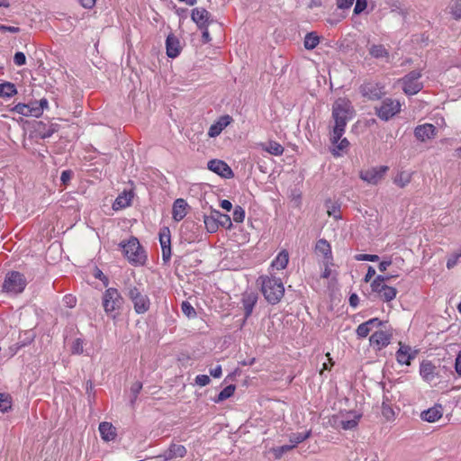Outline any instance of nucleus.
I'll use <instances>...</instances> for the list:
<instances>
[{"mask_svg": "<svg viewBox=\"0 0 461 461\" xmlns=\"http://www.w3.org/2000/svg\"><path fill=\"white\" fill-rule=\"evenodd\" d=\"M354 110L349 100L346 98L337 99L332 105V118L335 125L330 137L332 144L337 143L345 132L348 122L352 118Z\"/></svg>", "mask_w": 461, "mask_h": 461, "instance_id": "obj_1", "label": "nucleus"}, {"mask_svg": "<svg viewBox=\"0 0 461 461\" xmlns=\"http://www.w3.org/2000/svg\"><path fill=\"white\" fill-rule=\"evenodd\" d=\"M258 284L261 285V292L268 303L275 305L283 298L285 287L280 278L260 276Z\"/></svg>", "mask_w": 461, "mask_h": 461, "instance_id": "obj_2", "label": "nucleus"}, {"mask_svg": "<svg viewBox=\"0 0 461 461\" xmlns=\"http://www.w3.org/2000/svg\"><path fill=\"white\" fill-rule=\"evenodd\" d=\"M122 253L128 261L134 266H143L147 261V254L136 237L131 236L127 241L120 243Z\"/></svg>", "mask_w": 461, "mask_h": 461, "instance_id": "obj_3", "label": "nucleus"}, {"mask_svg": "<svg viewBox=\"0 0 461 461\" xmlns=\"http://www.w3.org/2000/svg\"><path fill=\"white\" fill-rule=\"evenodd\" d=\"M124 300L116 288H107L103 294L102 304L105 313L115 319L120 314Z\"/></svg>", "mask_w": 461, "mask_h": 461, "instance_id": "obj_4", "label": "nucleus"}, {"mask_svg": "<svg viewBox=\"0 0 461 461\" xmlns=\"http://www.w3.org/2000/svg\"><path fill=\"white\" fill-rule=\"evenodd\" d=\"M125 294L133 303L136 313L143 314L149 310L151 303L149 296L143 294L136 285H128L125 288Z\"/></svg>", "mask_w": 461, "mask_h": 461, "instance_id": "obj_5", "label": "nucleus"}, {"mask_svg": "<svg viewBox=\"0 0 461 461\" xmlns=\"http://www.w3.org/2000/svg\"><path fill=\"white\" fill-rule=\"evenodd\" d=\"M26 279L23 274L18 271H11L5 276L3 290L14 294L22 293L26 286Z\"/></svg>", "mask_w": 461, "mask_h": 461, "instance_id": "obj_6", "label": "nucleus"}, {"mask_svg": "<svg viewBox=\"0 0 461 461\" xmlns=\"http://www.w3.org/2000/svg\"><path fill=\"white\" fill-rule=\"evenodd\" d=\"M420 77V71L411 70L402 77V90L406 95H413L422 89L423 85L419 81Z\"/></svg>", "mask_w": 461, "mask_h": 461, "instance_id": "obj_7", "label": "nucleus"}, {"mask_svg": "<svg viewBox=\"0 0 461 461\" xmlns=\"http://www.w3.org/2000/svg\"><path fill=\"white\" fill-rule=\"evenodd\" d=\"M401 110V104L397 100L385 98L379 107H375V114L383 121H388Z\"/></svg>", "mask_w": 461, "mask_h": 461, "instance_id": "obj_8", "label": "nucleus"}, {"mask_svg": "<svg viewBox=\"0 0 461 461\" xmlns=\"http://www.w3.org/2000/svg\"><path fill=\"white\" fill-rule=\"evenodd\" d=\"M388 170L389 167L387 166L371 167L366 170H361L359 177L368 184L376 185L384 178Z\"/></svg>", "mask_w": 461, "mask_h": 461, "instance_id": "obj_9", "label": "nucleus"}, {"mask_svg": "<svg viewBox=\"0 0 461 461\" xmlns=\"http://www.w3.org/2000/svg\"><path fill=\"white\" fill-rule=\"evenodd\" d=\"M207 168L218 176L230 179L234 176V173L230 167L223 160L211 159L207 163Z\"/></svg>", "mask_w": 461, "mask_h": 461, "instance_id": "obj_10", "label": "nucleus"}, {"mask_svg": "<svg viewBox=\"0 0 461 461\" xmlns=\"http://www.w3.org/2000/svg\"><path fill=\"white\" fill-rule=\"evenodd\" d=\"M383 86L378 83L366 82L359 87L361 95L369 100H379L384 95Z\"/></svg>", "mask_w": 461, "mask_h": 461, "instance_id": "obj_11", "label": "nucleus"}, {"mask_svg": "<svg viewBox=\"0 0 461 461\" xmlns=\"http://www.w3.org/2000/svg\"><path fill=\"white\" fill-rule=\"evenodd\" d=\"M159 242L162 249V260L167 265L171 258V240L170 230L167 227H163L159 231Z\"/></svg>", "mask_w": 461, "mask_h": 461, "instance_id": "obj_12", "label": "nucleus"}, {"mask_svg": "<svg viewBox=\"0 0 461 461\" xmlns=\"http://www.w3.org/2000/svg\"><path fill=\"white\" fill-rule=\"evenodd\" d=\"M191 19L199 29L208 27L212 23L211 14L205 8H194L191 13Z\"/></svg>", "mask_w": 461, "mask_h": 461, "instance_id": "obj_13", "label": "nucleus"}, {"mask_svg": "<svg viewBox=\"0 0 461 461\" xmlns=\"http://www.w3.org/2000/svg\"><path fill=\"white\" fill-rule=\"evenodd\" d=\"M187 453L185 446L172 443L169 447L163 453L156 456V458L168 461L176 457H184Z\"/></svg>", "mask_w": 461, "mask_h": 461, "instance_id": "obj_14", "label": "nucleus"}, {"mask_svg": "<svg viewBox=\"0 0 461 461\" xmlns=\"http://www.w3.org/2000/svg\"><path fill=\"white\" fill-rule=\"evenodd\" d=\"M392 336V333L385 330L375 331L369 338L370 345L380 350L390 344Z\"/></svg>", "mask_w": 461, "mask_h": 461, "instance_id": "obj_15", "label": "nucleus"}, {"mask_svg": "<svg viewBox=\"0 0 461 461\" xmlns=\"http://www.w3.org/2000/svg\"><path fill=\"white\" fill-rule=\"evenodd\" d=\"M400 348L396 352V359L399 364L410 366L411 362L413 358H415L417 355V350L411 349V348L408 345L399 343Z\"/></svg>", "mask_w": 461, "mask_h": 461, "instance_id": "obj_16", "label": "nucleus"}, {"mask_svg": "<svg viewBox=\"0 0 461 461\" xmlns=\"http://www.w3.org/2000/svg\"><path fill=\"white\" fill-rule=\"evenodd\" d=\"M437 133V128L431 123H425L418 125L414 129V136L420 141H426L435 137Z\"/></svg>", "mask_w": 461, "mask_h": 461, "instance_id": "obj_17", "label": "nucleus"}, {"mask_svg": "<svg viewBox=\"0 0 461 461\" xmlns=\"http://www.w3.org/2000/svg\"><path fill=\"white\" fill-rule=\"evenodd\" d=\"M258 302V295L255 293H245L242 294L241 303L244 310V319L242 325L246 322L247 319L251 315L253 309Z\"/></svg>", "mask_w": 461, "mask_h": 461, "instance_id": "obj_18", "label": "nucleus"}, {"mask_svg": "<svg viewBox=\"0 0 461 461\" xmlns=\"http://www.w3.org/2000/svg\"><path fill=\"white\" fill-rule=\"evenodd\" d=\"M233 119L231 116L226 114L219 117V119L210 126L208 135L211 138H215L221 134V132L232 122Z\"/></svg>", "mask_w": 461, "mask_h": 461, "instance_id": "obj_19", "label": "nucleus"}, {"mask_svg": "<svg viewBox=\"0 0 461 461\" xmlns=\"http://www.w3.org/2000/svg\"><path fill=\"white\" fill-rule=\"evenodd\" d=\"M166 50H167V57H169L171 59H175V58L178 57L181 53L182 46H181L180 41L173 33L168 34L167 37Z\"/></svg>", "mask_w": 461, "mask_h": 461, "instance_id": "obj_20", "label": "nucleus"}, {"mask_svg": "<svg viewBox=\"0 0 461 461\" xmlns=\"http://www.w3.org/2000/svg\"><path fill=\"white\" fill-rule=\"evenodd\" d=\"M188 204L185 200L182 198L176 199L172 207V218L176 221H180L187 214Z\"/></svg>", "mask_w": 461, "mask_h": 461, "instance_id": "obj_21", "label": "nucleus"}, {"mask_svg": "<svg viewBox=\"0 0 461 461\" xmlns=\"http://www.w3.org/2000/svg\"><path fill=\"white\" fill-rule=\"evenodd\" d=\"M442 406L440 404H436L433 407L423 411L420 413V418L427 422H435L442 417Z\"/></svg>", "mask_w": 461, "mask_h": 461, "instance_id": "obj_22", "label": "nucleus"}, {"mask_svg": "<svg viewBox=\"0 0 461 461\" xmlns=\"http://www.w3.org/2000/svg\"><path fill=\"white\" fill-rule=\"evenodd\" d=\"M133 198L132 191H123L120 194L113 203V209L115 211L124 209L131 205Z\"/></svg>", "mask_w": 461, "mask_h": 461, "instance_id": "obj_23", "label": "nucleus"}, {"mask_svg": "<svg viewBox=\"0 0 461 461\" xmlns=\"http://www.w3.org/2000/svg\"><path fill=\"white\" fill-rule=\"evenodd\" d=\"M436 366L429 360H423L420 364V374L427 382L432 381L436 376Z\"/></svg>", "mask_w": 461, "mask_h": 461, "instance_id": "obj_24", "label": "nucleus"}, {"mask_svg": "<svg viewBox=\"0 0 461 461\" xmlns=\"http://www.w3.org/2000/svg\"><path fill=\"white\" fill-rule=\"evenodd\" d=\"M315 251L317 253H321L324 257L325 261H328V263H330V261H332L333 258L331 247L325 239H320L316 242Z\"/></svg>", "mask_w": 461, "mask_h": 461, "instance_id": "obj_25", "label": "nucleus"}, {"mask_svg": "<svg viewBox=\"0 0 461 461\" xmlns=\"http://www.w3.org/2000/svg\"><path fill=\"white\" fill-rule=\"evenodd\" d=\"M99 432L104 441L113 440L116 437V429L110 422L104 421L100 423Z\"/></svg>", "mask_w": 461, "mask_h": 461, "instance_id": "obj_26", "label": "nucleus"}, {"mask_svg": "<svg viewBox=\"0 0 461 461\" xmlns=\"http://www.w3.org/2000/svg\"><path fill=\"white\" fill-rule=\"evenodd\" d=\"M260 146L263 150L274 156H281L285 151L284 147L280 143L274 140H270L267 143H261Z\"/></svg>", "mask_w": 461, "mask_h": 461, "instance_id": "obj_27", "label": "nucleus"}, {"mask_svg": "<svg viewBox=\"0 0 461 461\" xmlns=\"http://www.w3.org/2000/svg\"><path fill=\"white\" fill-rule=\"evenodd\" d=\"M288 262V252L286 250H282L281 252L278 253L275 260H273L271 267L277 270H283L287 267Z\"/></svg>", "mask_w": 461, "mask_h": 461, "instance_id": "obj_28", "label": "nucleus"}, {"mask_svg": "<svg viewBox=\"0 0 461 461\" xmlns=\"http://www.w3.org/2000/svg\"><path fill=\"white\" fill-rule=\"evenodd\" d=\"M212 213L214 214L216 221L220 227L226 230H230L232 228V221L228 214L221 213L220 211L215 209H212Z\"/></svg>", "mask_w": 461, "mask_h": 461, "instance_id": "obj_29", "label": "nucleus"}, {"mask_svg": "<svg viewBox=\"0 0 461 461\" xmlns=\"http://www.w3.org/2000/svg\"><path fill=\"white\" fill-rule=\"evenodd\" d=\"M203 222L205 229L210 233H214L219 230L218 222L216 221L215 216L212 213V208H211L210 215H203Z\"/></svg>", "mask_w": 461, "mask_h": 461, "instance_id": "obj_30", "label": "nucleus"}, {"mask_svg": "<svg viewBox=\"0 0 461 461\" xmlns=\"http://www.w3.org/2000/svg\"><path fill=\"white\" fill-rule=\"evenodd\" d=\"M369 54L375 59L389 58V51L382 44H373L369 48Z\"/></svg>", "mask_w": 461, "mask_h": 461, "instance_id": "obj_31", "label": "nucleus"}, {"mask_svg": "<svg viewBox=\"0 0 461 461\" xmlns=\"http://www.w3.org/2000/svg\"><path fill=\"white\" fill-rule=\"evenodd\" d=\"M320 43V37L317 35L316 32H308L304 37V48L306 50H312L315 49L318 44Z\"/></svg>", "mask_w": 461, "mask_h": 461, "instance_id": "obj_32", "label": "nucleus"}, {"mask_svg": "<svg viewBox=\"0 0 461 461\" xmlns=\"http://www.w3.org/2000/svg\"><path fill=\"white\" fill-rule=\"evenodd\" d=\"M36 131L41 139H47L56 131V128L54 125L47 126L45 123L40 122H38Z\"/></svg>", "mask_w": 461, "mask_h": 461, "instance_id": "obj_33", "label": "nucleus"}, {"mask_svg": "<svg viewBox=\"0 0 461 461\" xmlns=\"http://www.w3.org/2000/svg\"><path fill=\"white\" fill-rule=\"evenodd\" d=\"M17 89L14 84L5 82L0 84V97H12L16 95Z\"/></svg>", "mask_w": 461, "mask_h": 461, "instance_id": "obj_34", "label": "nucleus"}, {"mask_svg": "<svg viewBox=\"0 0 461 461\" xmlns=\"http://www.w3.org/2000/svg\"><path fill=\"white\" fill-rule=\"evenodd\" d=\"M236 386L234 384L227 385L223 388L217 397L214 399L215 402H221L233 395Z\"/></svg>", "mask_w": 461, "mask_h": 461, "instance_id": "obj_35", "label": "nucleus"}, {"mask_svg": "<svg viewBox=\"0 0 461 461\" xmlns=\"http://www.w3.org/2000/svg\"><path fill=\"white\" fill-rule=\"evenodd\" d=\"M382 414L383 416L390 420L394 417V411L389 403V399L387 396L384 395L383 402H382Z\"/></svg>", "mask_w": 461, "mask_h": 461, "instance_id": "obj_36", "label": "nucleus"}, {"mask_svg": "<svg viewBox=\"0 0 461 461\" xmlns=\"http://www.w3.org/2000/svg\"><path fill=\"white\" fill-rule=\"evenodd\" d=\"M396 295H397L396 288L386 285H384V288L382 294H380V298L384 302L388 303V302L393 301L396 297Z\"/></svg>", "mask_w": 461, "mask_h": 461, "instance_id": "obj_37", "label": "nucleus"}, {"mask_svg": "<svg viewBox=\"0 0 461 461\" xmlns=\"http://www.w3.org/2000/svg\"><path fill=\"white\" fill-rule=\"evenodd\" d=\"M336 149L333 150V155L339 157L342 152H346L349 147V141L347 138L339 139V140L334 144Z\"/></svg>", "mask_w": 461, "mask_h": 461, "instance_id": "obj_38", "label": "nucleus"}, {"mask_svg": "<svg viewBox=\"0 0 461 461\" xmlns=\"http://www.w3.org/2000/svg\"><path fill=\"white\" fill-rule=\"evenodd\" d=\"M311 433H312L311 430L306 431L305 433H303V432L293 433L290 436V442L292 443V445L294 447H296L299 443H301V442L304 441L305 439H307L308 438H310Z\"/></svg>", "mask_w": 461, "mask_h": 461, "instance_id": "obj_39", "label": "nucleus"}, {"mask_svg": "<svg viewBox=\"0 0 461 461\" xmlns=\"http://www.w3.org/2000/svg\"><path fill=\"white\" fill-rule=\"evenodd\" d=\"M360 418H361V414H355L354 418L351 420H341L340 426L345 430L353 429L354 428H356L357 426Z\"/></svg>", "mask_w": 461, "mask_h": 461, "instance_id": "obj_40", "label": "nucleus"}, {"mask_svg": "<svg viewBox=\"0 0 461 461\" xmlns=\"http://www.w3.org/2000/svg\"><path fill=\"white\" fill-rule=\"evenodd\" d=\"M12 406V399L9 394L0 393V411L6 412Z\"/></svg>", "mask_w": 461, "mask_h": 461, "instance_id": "obj_41", "label": "nucleus"}, {"mask_svg": "<svg viewBox=\"0 0 461 461\" xmlns=\"http://www.w3.org/2000/svg\"><path fill=\"white\" fill-rule=\"evenodd\" d=\"M411 182V175L406 172H401L394 178V183L399 186L403 188Z\"/></svg>", "mask_w": 461, "mask_h": 461, "instance_id": "obj_42", "label": "nucleus"}, {"mask_svg": "<svg viewBox=\"0 0 461 461\" xmlns=\"http://www.w3.org/2000/svg\"><path fill=\"white\" fill-rule=\"evenodd\" d=\"M142 389V383L140 381H136L133 383L131 386V404L133 405L138 398V394Z\"/></svg>", "mask_w": 461, "mask_h": 461, "instance_id": "obj_43", "label": "nucleus"}, {"mask_svg": "<svg viewBox=\"0 0 461 461\" xmlns=\"http://www.w3.org/2000/svg\"><path fill=\"white\" fill-rule=\"evenodd\" d=\"M182 312L188 318H194L196 316V312L194 308L191 305V303L187 301H184L181 304Z\"/></svg>", "mask_w": 461, "mask_h": 461, "instance_id": "obj_44", "label": "nucleus"}, {"mask_svg": "<svg viewBox=\"0 0 461 461\" xmlns=\"http://www.w3.org/2000/svg\"><path fill=\"white\" fill-rule=\"evenodd\" d=\"M35 335L31 332H26L23 335H21L19 338V341L17 342L18 348L25 347L31 344L34 339Z\"/></svg>", "mask_w": 461, "mask_h": 461, "instance_id": "obj_45", "label": "nucleus"}, {"mask_svg": "<svg viewBox=\"0 0 461 461\" xmlns=\"http://www.w3.org/2000/svg\"><path fill=\"white\" fill-rule=\"evenodd\" d=\"M245 219V210L240 205H236L233 211V221L238 223L243 222Z\"/></svg>", "mask_w": 461, "mask_h": 461, "instance_id": "obj_46", "label": "nucleus"}, {"mask_svg": "<svg viewBox=\"0 0 461 461\" xmlns=\"http://www.w3.org/2000/svg\"><path fill=\"white\" fill-rule=\"evenodd\" d=\"M450 13L455 19L461 18V0H455L450 5Z\"/></svg>", "mask_w": 461, "mask_h": 461, "instance_id": "obj_47", "label": "nucleus"}, {"mask_svg": "<svg viewBox=\"0 0 461 461\" xmlns=\"http://www.w3.org/2000/svg\"><path fill=\"white\" fill-rule=\"evenodd\" d=\"M14 111H15L16 113L23 115V116H31L32 115V112L30 110V105L26 104H23V103L17 104L14 106Z\"/></svg>", "mask_w": 461, "mask_h": 461, "instance_id": "obj_48", "label": "nucleus"}, {"mask_svg": "<svg viewBox=\"0 0 461 461\" xmlns=\"http://www.w3.org/2000/svg\"><path fill=\"white\" fill-rule=\"evenodd\" d=\"M354 258L357 261H371L377 262L379 260V256L373 254H357Z\"/></svg>", "mask_w": 461, "mask_h": 461, "instance_id": "obj_49", "label": "nucleus"}, {"mask_svg": "<svg viewBox=\"0 0 461 461\" xmlns=\"http://www.w3.org/2000/svg\"><path fill=\"white\" fill-rule=\"evenodd\" d=\"M371 331V328L367 326L365 322L359 324L357 328L356 333L358 338H366Z\"/></svg>", "mask_w": 461, "mask_h": 461, "instance_id": "obj_50", "label": "nucleus"}, {"mask_svg": "<svg viewBox=\"0 0 461 461\" xmlns=\"http://www.w3.org/2000/svg\"><path fill=\"white\" fill-rule=\"evenodd\" d=\"M74 176V172L71 169H67L62 171L60 176V181L63 185L67 186L70 183L72 177Z\"/></svg>", "mask_w": 461, "mask_h": 461, "instance_id": "obj_51", "label": "nucleus"}, {"mask_svg": "<svg viewBox=\"0 0 461 461\" xmlns=\"http://www.w3.org/2000/svg\"><path fill=\"white\" fill-rule=\"evenodd\" d=\"M384 285H386L380 283L379 281H377L376 278H375L370 285L372 292L376 293L379 295L382 294V292L384 288Z\"/></svg>", "mask_w": 461, "mask_h": 461, "instance_id": "obj_52", "label": "nucleus"}, {"mask_svg": "<svg viewBox=\"0 0 461 461\" xmlns=\"http://www.w3.org/2000/svg\"><path fill=\"white\" fill-rule=\"evenodd\" d=\"M367 6V0H357L354 7V14H360Z\"/></svg>", "mask_w": 461, "mask_h": 461, "instance_id": "obj_53", "label": "nucleus"}, {"mask_svg": "<svg viewBox=\"0 0 461 461\" xmlns=\"http://www.w3.org/2000/svg\"><path fill=\"white\" fill-rule=\"evenodd\" d=\"M71 351L73 354L83 353V340L81 339H75L71 347Z\"/></svg>", "mask_w": 461, "mask_h": 461, "instance_id": "obj_54", "label": "nucleus"}, {"mask_svg": "<svg viewBox=\"0 0 461 461\" xmlns=\"http://www.w3.org/2000/svg\"><path fill=\"white\" fill-rule=\"evenodd\" d=\"M14 62L17 66H23L26 63L25 54L22 51H17L14 56Z\"/></svg>", "mask_w": 461, "mask_h": 461, "instance_id": "obj_55", "label": "nucleus"}, {"mask_svg": "<svg viewBox=\"0 0 461 461\" xmlns=\"http://www.w3.org/2000/svg\"><path fill=\"white\" fill-rule=\"evenodd\" d=\"M211 382L210 377L207 375H198L195 377V384L200 386H205Z\"/></svg>", "mask_w": 461, "mask_h": 461, "instance_id": "obj_56", "label": "nucleus"}, {"mask_svg": "<svg viewBox=\"0 0 461 461\" xmlns=\"http://www.w3.org/2000/svg\"><path fill=\"white\" fill-rule=\"evenodd\" d=\"M459 258H461L457 253L452 254L447 261V267L448 269L453 268L458 262Z\"/></svg>", "mask_w": 461, "mask_h": 461, "instance_id": "obj_57", "label": "nucleus"}, {"mask_svg": "<svg viewBox=\"0 0 461 461\" xmlns=\"http://www.w3.org/2000/svg\"><path fill=\"white\" fill-rule=\"evenodd\" d=\"M30 110L32 112L31 116L39 117L42 113L41 111V107L38 106V102L29 104Z\"/></svg>", "mask_w": 461, "mask_h": 461, "instance_id": "obj_58", "label": "nucleus"}, {"mask_svg": "<svg viewBox=\"0 0 461 461\" xmlns=\"http://www.w3.org/2000/svg\"><path fill=\"white\" fill-rule=\"evenodd\" d=\"M21 30L19 27L0 24V32H1L18 33Z\"/></svg>", "mask_w": 461, "mask_h": 461, "instance_id": "obj_59", "label": "nucleus"}, {"mask_svg": "<svg viewBox=\"0 0 461 461\" xmlns=\"http://www.w3.org/2000/svg\"><path fill=\"white\" fill-rule=\"evenodd\" d=\"M365 323L367 324V326L372 330L374 327L383 326L385 322L380 321L378 318H373L365 321Z\"/></svg>", "mask_w": 461, "mask_h": 461, "instance_id": "obj_60", "label": "nucleus"}, {"mask_svg": "<svg viewBox=\"0 0 461 461\" xmlns=\"http://www.w3.org/2000/svg\"><path fill=\"white\" fill-rule=\"evenodd\" d=\"M354 0H337V6L339 9H348L353 5Z\"/></svg>", "mask_w": 461, "mask_h": 461, "instance_id": "obj_61", "label": "nucleus"}, {"mask_svg": "<svg viewBox=\"0 0 461 461\" xmlns=\"http://www.w3.org/2000/svg\"><path fill=\"white\" fill-rule=\"evenodd\" d=\"M95 277L100 279L104 283V286L108 285L109 279L106 276L104 275V273L100 269H96Z\"/></svg>", "mask_w": 461, "mask_h": 461, "instance_id": "obj_62", "label": "nucleus"}, {"mask_svg": "<svg viewBox=\"0 0 461 461\" xmlns=\"http://www.w3.org/2000/svg\"><path fill=\"white\" fill-rule=\"evenodd\" d=\"M455 370L458 375H461V350L458 351L456 357Z\"/></svg>", "mask_w": 461, "mask_h": 461, "instance_id": "obj_63", "label": "nucleus"}, {"mask_svg": "<svg viewBox=\"0 0 461 461\" xmlns=\"http://www.w3.org/2000/svg\"><path fill=\"white\" fill-rule=\"evenodd\" d=\"M375 275V270L372 266H368L367 272L364 276V282L368 283Z\"/></svg>", "mask_w": 461, "mask_h": 461, "instance_id": "obj_64", "label": "nucleus"}]
</instances>
